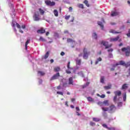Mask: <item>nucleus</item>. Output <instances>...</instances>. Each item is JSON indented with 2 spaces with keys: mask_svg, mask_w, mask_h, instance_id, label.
<instances>
[{
  "mask_svg": "<svg viewBox=\"0 0 130 130\" xmlns=\"http://www.w3.org/2000/svg\"><path fill=\"white\" fill-rule=\"evenodd\" d=\"M119 15V12H117V11H114V12H112L111 14V16L112 17H114L115 16H117Z\"/></svg>",
  "mask_w": 130,
  "mask_h": 130,
  "instance_id": "ddd939ff",
  "label": "nucleus"
},
{
  "mask_svg": "<svg viewBox=\"0 0 130 130\" xmlns=\"http://www.w3.org/2000/svg\"><path fill=\"white\" fill-rule=\"evenodd\" d=\"M69 12H72V11H73V8L70 7L69 9Z\"/></svg>",
  "mask_w": 130,
  "mask_h": 130,
  "instance_id": "5fc2aeb1",
  "label": "nucleus"
},
{
  "mask_svg": "<svg viewBox=\"0 0 130 130\" xmlns=\"http://www.w3.org/2000/svg\"><path fill=\"white\" fill-rule=\"evenodd\" d=\"M55 17H58V11L57 10H54L53 11Z\"/></svg>",
  "mask_w": 130,
  "mask_h": 130,
  "instance_id": "412c9836",
  "label": "nucleus"
},
{
  "mask_svg": "<svg viewBox=\"0 0 130 130\" xmlns=\"http://www.w3.org/2000/svg\"><path fill=\"white\" fill-rule=\"evenodd\" d=\"M54 61V60L52 59L50 60L51 63H52V62H53Z\"/></svg>",
  "mask_w": 130,
  "mask_h": 130,
  "instance_id": "e2e57ef3",
  "label": "nucleus"
},
{
  "mask_svg": "<svg viewBox=\"0 0 130 130\" xmlns=\"http://www.w3.org/2000/svg\"><path fill=\"white\" fill-rule=\"evenodd\" d=\"M101 45H103L104 46L106 47V48H109V47H110V46H109L108 45V42H106V41H102L101 42Z\"/></svg>",
  "mask_w": 130,
  "mask_h": 130,
  "instance_id": "6e6552de",
  "label": "nucleus"
},
{
  "mask_svg": "<svg viewBox=\"0 0 130 130\" xmlns=\"http://www.w3.org/2000/svg\"><path fill=\"white\" fill-rule=\"evenodd\" d=\"M122 105V103L121 102H118V104H117V106H118V107H121Z\"/></svg>",
  "mask_w": 130,
  "mask_h": 130,
  "instance_id": "37998d69",
  "label": "nucleus"
},
{
  "mask_svg": "<svg viewBox=\"0 0 130 130\" xmlns=\"http://www.w3.org/2000/svg\"><path fill=\"white\" fill-rule=\"evenodd\" d=\"M45 3L47 6H51V7L53 6H55V2H52L49 0H45Z\"/></svg>",
  "mask_w": 130,
  "mask_h": 130,
  "instance_id": "39448f33",
  "label": "nucleus"
},
{
  "mask_svg": "<svg viewBox=\"0 0 130 130\" xmlns=\"http://www.w3.org/2000/svg\"><path fill=\"white\" fill-rule=\"evenodd\" d=\"M40 41H45V39H43V38H42V37H41L40 38Z\"/></svg>",
  "mask_w": 130,
  "mask_h": 130,
  "instance_id": "a18cd8bd",
  "label": "nucleus"
},
{
  "mask_svg": "<svg viewBox=\"0 0 130 130\" xmlns=\"http://www.w3.org/2000/svg\"><path fill=\"white\" fill-rule=\"evenodd\" d=\"M83 53H84V55H83L84 59H87L88 56H89V55H90V52H88L87 51V49L84 48L83 49Z\"/></svg>",
  "mask_w": 130,
  "mask_h": 130,
  "instance_id": "7ed1b4c3",
  "label": "nucleus"
},
{
  "mask_svg": "<svg viewBox=\"0 0 130 130\" xmlns=\"http://www.w3.org/2000/svg\"><path fill=\"white\" fill-rule=\"evenodd\" d=\"M78 75H79V76H81V77H83V74L82 73V72L78 73Z\"/></svg>",
  "mask_w": 130,
  "mask_h": 130,
  "instance_id": "a19ab883",
  "label": "nucleus"
},
{
  "mask_svg": "<svg viewBox=\"0 0 130 130\" xmlns=\"http://www.w3.org/2000/svg\"><path fill=\"white\" fill-rule=\"evenodd\" d=\"M56 94H57L60 95H63V92H61L60 91L56 92Z\"/></svg>",
  "mask_w": 130,
  "mask_h": 130,
  "instance_id": "58836bf2",
  "label": "nucleus"
},
{
  "mask_svg": "<svg viewBox=\"0 0 130 130\" xmlns=\"http://www.w3.org/2000/svg\"><path fill=\"white\" fill-rule=\"evenodd\" d=\"M39 12L40 15H44V13H45V9H42V8H39Z\"/></svg>",
  "mask_w": 130,
  "mask_h": 130,
  "instance_id": "4468645a",
  "label": "nucleus"
},
{
  "mask_svg": "<svg viewBox=\"0 0 130 130\" xmlns=\"http://www.w3.org/2000/svg\"><path fill=\"white\" fill-rule=\"evenodd\" d=\"M59 76H60V75L59 74V73H56V74L54 75L53 76H52V78H50V81L57 79V78H59Z\"/></svg>",
  "mask_w": 130,
  "mask_h": 130,
  "instance_id": "0eeeda50",
  "label": "nucleus"
},
{
  "mask_svg": "<svg viewBox=\"0 0 130 130\" xmlns=\"http://www.w3.org/2000/svg\"><path fill=\"white\" fill-rule=\"evenodd\" d=\"M109 57H110V58H112V57H113V55H112V54L110 53L109 54Z\"/></svg>",
  "mask_w": 130,
  "mask_h": 130,
  "instance_id": "49530a36",
  "label": "nucleus"
},
{
  "mask_svg": "<svg viewBox=\"0 0 130 130\" xmlns=\"http://www.w3.org/2000/svg\"><path fill=\"white\" fill-rule=\"evenodd\" d=\"M126 66L125 62L124 61H120L119 63H116L115 66Z\"/></svg>",
  "mask_w": 130,
  "mask_h": 130,
  "instance_id": "f8f14e48",
  "label": "nucleus"
},
{
  "mask_svg": "<svg viewBox=\"0 0 130 130\" xmlns=\"http://www.w3.org/2000/svg\"><path fill=\"white\" fill-rule=\"evenodd\" d=\"M122 51H123V52H125L126 56H128V55H129V53H130V49H129V47H127V48H123L121 49Z\"/></svg>",
  "mask_w": 130,
  "mask_h": 130,
  "instance_id": "20e7f679",
  "label": "nucleus"
},
{
  "mask_svg": "<svg viewBox=\"0 0 130 130\" xmlns=\"http://www.w3.org/2000/svg\"><path fill=\"white\" fill-rule=\"evenodd\" d=\"M110 33H113V34H117L118 33H119L117 31H115L114 30L111 29L110 30Z\"/></svg>",
  "mask_w": 130,
  "mask_h": 130,
  "instance_id": "473e14b6",
  "label": "nucleus"
},
{
  "mask_svg": "<svg viewBox=\"0 0 130 130\" xmlns=\"http://www.w3.org/2000/svg\"><path fill=\"white\" fill-rule=\"evenodd\" d=\"M103 127L104 128H109L108 126H107V124H103Z\"/></svg>",
  "mask_w": 130,
  "mask_h": 130,
  "instance_id": "de8ad7c7",
  "label": "nucleus"
},
{
  "mask_svg": "<svg viewBox=\"0 0 130 130\" xmlns=\"http://www.w3.org/2000/svg\"><path fill=\"white\" fill-rule=\"evenodd\" d=\"M37 33H38L39 34H42L43 33H45V29H43V28L38 29L37 30Z\"/></svg>",
  "mask_w": 130,
  "mask_h": 130,
  "instance_id": "9b49d317",
  "label": "nucleus"
},
{
  "mask_svg": "<svg viewBox=\"0 0 130 130\" xmlns=\"http://www.w3.org/2000/svg\"><path fill=\"white\" fill-rule=\"evenodd\" d=\"M12 26L14 28L15 32H17V29H16V26L17 28L19 29V31L20 33H24V31L21 29V25L16 23L15 21L13 20L12 23Z\"/></svg>",
  "mask_w": 130,
  "mask_h": 130,
  "instance_id": "f257e3e1",
  "label": "nucleus"
},
{
  "mask_svg": "<svg viewBox=\"0 0 130 130\" xmlns=\"http://www.w3.org/2000/svg\"><path fill=\"white\" fill-rule=\"evenodd\" d=\"M37 74L40 75V76H44L45 73H44V72H43L42 71H38V72H37Z\"/></svg>",
  "mask_w": 130,
  "mask_h": 130,
  "instance_id": "393cba45",
  "label": "nucleus"
},
{
  "mask_svg": "<svg viewBox=\"0 0 130 130\" xmlns=\"http://www.w3.org/2000/svg\"><path fill=\"white\" fill-rule=\"evenodd\" d=\"M92 37L94 39H97V34H96V32H93L92 34Z\"/></svg>",
  "mask_w": 130,
  "mask_h": 130,
  "instance_id": "c85d7f7f",
  "label": "nucleus"
},
{
  "mask_svg": "<svg viewBox=\"0 0 130 130\" xmlns=\"http://www.w3.org/2000/svg\"><path fill=\"white\" fill-rule=\"evenodd\" d=\"M60 55H61L62 56H63V55H64V52H61L60 53Z\"/></svg>",
  "mask_w": 130,
  "mask_h": 130,
  "instance_id": "6e6d98bb",
  "label": "nucleus"
},
{
  "mask_svg": "<svg viewBox=\"0 0 130 130\" xmlns=\"http://www.w3.org/2000/svg\"><path fill=\"white\" fill-rule=\"evenodd\" d=\"M126 35L128 37H130V32H128V33Z\"/></svg>",
  "mask_w": 130,
  "mask_h": 130,
  "instance_id": "680f3d73",
  "label": "nucleus"
},
{
  "mask_svg": "<svg viewBox=\"0 0 130 130\" xmlns=\"http://www.w3.org/2000/svg\"><path fill=\"white\" fill-rule=\"evenodd\" d=\"M89 125H91V126H95V123L90 122H89Z\"/></svg>",
  "mask_w": 130,
  "mask_h": 130,
  "instance_id": "79ce46f5",
  "label": "nucleus"
},
{
  "mask_svg": "<svg viewBox=\"0 0 130 130\" xmlns=\"http://www.w3.org/2000/svg\"><path fill=\"white\" fill-rule=\"evenodd\" d=\"M103 103H104V104L107 105V104H108V101H104V102H103Z\"/></svg>",
  "mask_w": 130,
  "mask_h": 130,
  "instance_id": "603ef678",
  "label": "nucleus"
},
{
  "mask_svg": "<svg viewBox=\"0 0 130 130\" xmlns=\"http://www.w3.org/2000/svg\"><path fill=\"white\" fill-rule=\"evenodd\" d=\"M106 128L108 130H115V128L114 127H106Z\"/></svg>",
  "mask_w": 130,
  "mask_h": 130,
  "instance_id": "ea45409f",
  "label": "nucleus"
},
{
  "mask_svg": "<svg viewBox=\"0 0 130 130\" xmlns=\"http://www.w3.org/2000/svg\"><path fill=\"white\" fill-rule=\"evenodd\" d=\"M74 20H75V18L73 17L72 20H71V22H74Z\"/></svg>",
  "mask_w": 130,
  "mask_h": 130,
  "instance_id": "338daca9",
  "label": "nucleus"
},
{
  "mask_svg": "<svg viewBox=\"0 0 130 130\" xmlns=\"http://www.w3.org/2000/svg\"><path fill=\"white\" fill-rule=\"evenodd\" d=\"M108 52H112L113 51V49H109L108 50Z\"/></svg>",
  "mask_w": 130,
  "mask_h": 130,
  "instance_id": "3c124183",
  "label": "nucleus"
},
{
  "mask_svg": "<svg viewBox=\"0 0 130 130\" xmlns=\"http://www.w3.org/2000/svg\"><path fill=\"white\" fill-rule=\"evenodd\" d=\"M92 121H95V122H99L100 121V119L98 118H92Z\"/></svg>",
  "mask_w": 130,
  "mask_h": 130,
  "instance_id": "f704fd0d",
  "label": "nucleus"
},
{
  "mask_svg": "<svg viewBox=\"0 0 130 130\" xmlns=\"http://www.w3.org/2000/svg\"><path fill=\"white\" fill-rule=\"evenodd\" d=\"M70 18H71V16H70V15L65 16L66 20H69V19H70Z\"/></svg>",
  "mask_w": 130,
  "mask_h": 130,
  "instance_id": "c03bdc74",
  "label": "nucleus"
},
{
  "mask_svg": "<svg viewBox=\"0 0 130 130\" xmlns=\"http://www.w3.org/2000/svg\"><path fill=\"white\" fill-rule=\"evenodd\" d=\"M68 84L73 85V80L72 79V77L69 78V83H68Z\"/></svg>",
  "mask_w": 130,
  "mask_h": 130,
  "instance_id": "f3484780",
  "label": "nucleus"
},
{
  "mask_svg": "<svg viewBox=\"0 0 130 130\" xmlns=\"http://www.w3.org/2000/svg\"><path fill=\"white\" fill-rule=\"evenodd\" d=\"M34 21H39L40 20V16L38 12H36L34 15Z\"/></svg>",
  "mask_w": 130,
  "mask_h": 130,
  "instance_id": "423d86ee",
  "label": "nucleus"
},
{
  "mask_svg": "<svg viewBox=\"0 0 130 130\" xmlns=\"http://www.w3.org/2000/svg\"><path fill=\"white\" fill-rule=\"evenodd\" d=\"M76 115L81 116V114H79L78 112H76Z\"/></svg>",
  "mask_w": 130,
  "mask_h": 130,
  "instance_id": "052dcab7",
  "label": "nucleus"
},
{
  "mask_svg": "<svg viewBox=\"0 0 130 130\" xmlns=\"http://www.w3.org/2000/svg\"><path fill=\"white\" fill-rule=\"evenodd\" d=\"M119 39V36L117 37L116 38H111L110 39H108V40H109L110 42H116Z\"/></svg>",
  "mask_w": 130,
  "mask_h": 130,
  "instance_id": "1a4fd4ad",
  "label": "nucleus"
},
{
  "mask_svg": "<svg viewBox=\"0 0 130 130\" xmlns=\"http://www.w3.org/2000/svg\"><path fill=\"white\" fill-rule=\"evenodd\" d=\"M77 7L80 9H84V5L83 4H78L77 5Z\"/></svg>",
  "mask_w": 130,
  "mask_h": 130,
  "instance_id": "72a5a7b5",
  "label": "nucleus"
},
{
  "mask_svg": "<svg viewBox=\"0 0 130 130\" xmlns=\"http://www.w3.org/2000/svg\"><path fill=\"white\" fill-rule=\"evenodd\" d=\"M111 89V84H108V86H104V89L108 90Z\"/></svg>",
  "mask_w": 130,
  "mask_h": 130,
  "instance_id": "4be33fe9",
  "label": "nucleus"
},
{
  "mask_svg": "<svg viewBox=\"0 0 130 130\" xmlns=\"http://www.w3.org/2000/svg\"><path fill=\"white\" fill-rule=\"evenodd\" d=\"M88 85H89V82H86L85 84H84V85L82 86V88H86L87 86H88Z\"/></svg>",
  "mask_w": 130,
  "mask_h": 130,
  "instance_id": "c756f323",
  "label": "nucleus"
},
{
  "mask_svg": "<svg viewBox=\"0 0 130 130\" xmlns=\"http://www.w3.org/2000/svg\"><path fill=\"white\" fill-rule=\"evenodd\" d=\"M46 36H48V35H49V32H47L46 33Z\"/></svg>",
  "mask_w": 130,
  "mask_h": 130,
  "instance_id": "69168bd1",
  "label": "nucleus"
},
{
  "mask_svg": "<svg viewBox=\"0 0 130 130\" xmlns=\"http://www.w3.org/2000/svg\"><path fill=\"white\" fill-rule=\"evenodd\" d=\"M101 109L103 110V111L106 112L108 111V110H110V109H108V108H101Z\"/></svg>",
  "mask_w": 130,
  "mask_h": 130,
  "instance_id": "2f4dec72",
  "label": "nucleus"
},
{
  "mask_svg": "<svg viewBox=\"0 0 130 130\" xmlns=\"http://www.w3.org/2000/svg\"><path fill=\"white\" fill-rule=\"evenodd\" d=\"M101 60H102V58H101V57L98 58L95 61V64H98V62H99V61H101Z\"/></svg>",
  "mask_w": 130,
  "mask_h": 130,
  "instance_id": "a878e982",
  "label": "nucleus"
},
{
  "mask_svg": "<svg viewBox=\"0 0 130 130\" xmlns=\"http://www.w3.org/2000/svg\"><path fill=\"white\" fill-rule=\"evenodd\" d=\"M67 42H71V43H72V44H76V42H75V41L72 40L71 39H68Z\"/></svg>",
  "mask_w": 130,
  "mask_h": 130,
  "instance_id": "aec40b11",
  "label": "nucleus"
},
{
  "mask_svg": "<svg viewBox=\"0 0 130 130\" xmlns=\"http://www.w3.org/2000/svg\"><path fill=\"white\" fill-rule=\"evenodd\" d=\"M101 60H102V58H101V57L98 58L95 61V64H98V62H99V61H101Z\"/></svg>",
  "mask_w": 130,
  "mask_h": 130,
  "instance_id": "cd10ccee",
  "label": "nucleus"
},
{
  "mask_svg": "<svg viewBox=\"0 0 130 130\" xmlns=\"http://www.w3.org/2000/svg\"><path fill=\"white\" fill-rule=\"evenodd\" d=\"M86 99H87L88 102H92V101H93V100H92V98H91V97H88L87 98H86Z\"/></svg>",
  "mask_w": 130,
  "mask_h": 130,
  "instance_id": "4c0bfd02",
  "label": "nucleus"
},
{
  "mask_svg": "<svg viewBox=\"0 0 130 130\" xmlns=\"http://www.w3.org/2000/svg\"><path fill=\"white\" fill-rule=\"evenodd\" d=\"M71 101L72 102H74L75 101V99H71Z\"/></svg>",
  "mask_w": 130,
  "mask_h": 130,
  "instance_id": "0e129e2a",
  "label": "nucleus"
},
{
  "mask_svg": "<svg viewBox=\"0 0 130 130\" xmlns=\"http://www.w3.org/2000/svg\"><path fill=\"white\" fill-rule=\"evenodd\" d=\"M114 97L113 98V102H114V103H117V102H118V99L117 98V96L121 95V91L119 90L114 91Z\"/></svg>",
  "mask_w": 130,
  "mask_h": 130,
  "instance_id": "f03ea898",
  "label": "nucleus"
},
{
  "mask_svg": "<svg viewBox=\"0 0 130 130\" xmlns=\"http://www.w3.org/2000/svg\"><path fill=\"white\" fill-rule=\"evenodd\" d=\"M49 55V52H47L45 54V55L42 57L43 59H47V58L48 57Z\"/></svg>",
  "mask_w": 130,
  "mask_h": 130,
  "instance_id": "dca6fc26",
  "label": "nucleus"
},
{
  "mask_svg": "<svg viewBox=\"0 0 130 130\" xmlns=\"http://www.w3.org/2000/svg\"><path fill=\"white\" fill-rule=\"evenodd\" d=\"M128 71H129V72H128V75H127V77L130 76V69H128Z\"/></svg>",
  "mask_w": 130,
  "mask_h": 130,
  "instance_id": "bf43d9fd",
  "label": "nucleus"
},
{
  "mask_svg": "<svg viewBox=\"0 0 130 130\" xmlns=\"http://www.w3.org/2000/svg\"><path fill=\"white\" fill-rule=\"evenodd\" d=\"M125 98H126V94L124 93V94H123V101L125 102Z\"/></svg>",
  "mask_w": 130,
  "mask_h": 130,
  "instance_id": "e433bc0d",
  "label": "nucleus"
},
{
  "mask_svg": "<svg viewBox=\"0 0 130 130\" xmlns=\"http://www.w3.org/2000/svg\"><path fill=\"white\" fill-rule=\"evenodd\" d=\"M84 4H85L87 7H89V3L88 2V1H87V0L84 1Z\"/></svg>",
  "mask_w": 130,
  "mask_h": 130,
  "instance_id": "c9c22d12",
  "label": "nucleus"
},
{
  "mask_svg": "<svg viewBox=\"0 0 130 130\" xmlns=\"http://www.w3.org/2000/svg\"><path fill=\"white\" fill-rule=\"evenodd\" d=\"M75 109L76 110V111H79V107H76Z\"/></svg>",
  "mask_w": 130,
  "mask_h": 130,
  "instance_id": "4d7b16f0",
  "label": "nucleus"
},
{
  "mask_svg": "<svg viewBox=\"0 0 130 130\" xmlns=\"http://www.w3.org/2000/svg\"><path fill=\"white\" fill-rule=\"evenodd\" d=\"M76 64H78V66H80V64H81V59L79 58H77L76 59Z\"/></svg>",
  "mask_w": 130,
  "mask_h": 130,
  "instance_id": "5701e85b",
  "label": "nucleus"
},
{
  "mask_svg": "<svg viewBox=\"0 0 130 130\" xmlns=\"http://www.w3.org/2000/svg\"><path fill=\"white\" fill-rule=\"evenodd\" d=\"M100 98H101L102 99H104L105 98V95L102 94L101 95H100Z\"/></svg>",
  "mask_w": 130,
  "mask_h": 130,
  "instance_id": "8fccbe9b",
  "label": "nucleus"
},
{
  "mask_svg": "<svg viewBox=\"0 0 130 130\" xmlns=\"http://www.w3.org/2000/svg\"><path fill=\"white\" fill-rule=\"evenodd\" d=\"M22 29H25L26 28V26L25 25H22L21 26Z\"/></svg>",
  "mask_w": 130,
  "mask_h": 130,
  "instance_id": "864d4df0",
  "label": "nucleus"
},
{
  "mask_svg": "<svg viewBox=\"0 0 130 130\" xmlns=\"http://www.w3.org/2000/svg\"><path fill=\"white\" fill-rule=\"evenodd\" d=\"M101 60H102V58H101V57L98 58L95 61V64H98V62H99V61H101Z\"/></svg>",
  "mask_w": 130,
  "mask_h": 130,
  "instance_id": "bb28decb",
  "label": "nucleus"
},
{
  "mask_svg": "<svg viewBox=\"0 0 130 130\" xmlns=\"http://www.w3.org/2000/svg\"><path fill=\"white\" fill-rule=\"evenodd\" d=\"M53 71L55 72H58L59 71H60V68L59 67H56L55 69H53Z\"/></svg>",
  "mask_w": 130,
  "mask_h": 130,
  "instance_id": "b1692460",
  "label": "nucleus"
},
{
  "mask_svg": "<svg viewBox=\"0 0 130 130\" xmlns=\"http://www.w3.org/2000/svg\"><path fill=\"white\" fill-rule=\"evenodd\" d=\"M115 109V107L114 105L110 106V111H112Z\"/></svg>",
  "mask_w": 130,
  "mask_h": 130,
  "instance_id": "7c9ffc66",
  "label": "nucleus"
},
{
  "mask_svg": "<svg viewBox=\"0 0 130 130\" xmlns=\"http://www.w3.org/2000/svg\"><path fill=\"white\" fill-rule=\"evenodd\" d=\"M98 25H99V26H100V27H101L102 30H103V29H104V25H103V22H101V21H99V22H98Z\"/></svg>",
  "mask_w": 130,
  "mask_h": 130,
  "instance_id": "a211bd4d",
  "label": "nucleus"
},
{
  "mask_svg": "<svg viewBox=\"0 0 130 130\" xmlns=\"http://www.w3.org/2000/svg\"><path fill=\"white\" fill-rule=\"evenodd\" d=\"M101 82L104 83V77H101Z\"/></svg>",
  "mask_w": 130,
  "mask_h": 130,
  "instance_id": "09e8293b",
  "label": "nucleus"
},
{
  "mask_svg": "<svg viewBox=\"0 0 130 130\" xmlns=\"http://www.w3.org/2000/svg\"><path fill=\"white\" fill-rule=\"evenodd\" d=\"M30 43V39H27L25 43V50L28 49V44Z\"/></svg>",
  "mask_w": 130,
  "mask_h": 130,
  "instance_id": "6ab92c4d",
  "label": "nucleus"
},
{
  "mask_svg": "<svg viewBox=\"0 0 130 130\" xmlns=\"http://www.w3.org/2000/svg\"><path fill=\"white\" fill-rule=\"evenodd\" d=\"M128 84H123V86H121V90H125L127 89V88H128V86H127Z\"/></svg>",
  "mask_w": 130,
  "mask_h": 130,
  "instance_id": "2eb2a0df",
  "label": "nucleus"
},
{
  "mask_svg": "<svg viewBox=\"0 0 130 130\" xmlns=\"http://www.w3.org/2000/svg\"><path fill=\"white\" fill-rule=\"evenodd\" d=\"M126 66H130V61L126 63Z\"/></svg>",
  "mask_w": 130,
  "mask_h": 130,
  "instance_id": "13d9d810",
  "label": "nucleus"
},
{
  "mask_svg": "<svg viewBox=\"0 0 130 130\" xmlns=\"http://www.w3.org/2000/svg\"><path fill=\"white\" fill-rule=\"evenodd\" d=\"M123 44H122V43H121L119 45V46H122Z\"/></svg>",
  "mask_w": 130,
  "mask_h": 130,
  "instance_id": "774afa93",
  "label": "nucleus"
},
{
  "mask_svg": "<svg viewBox=\"0 0 130 130\" xmlns=\"http://www.w3.org/2000/svg\"><path fill=\"white\" fill-rule=\"evenodd\" d=\"M68 69H66V74H71L72 71H73V68L71 67L70 66H68Z\"/></svg>",
  "mask_w": 130,
  "mask_h": 130,
  "instance_id": "9d476101",
  "label": "nucleus"
}]
</instances>
